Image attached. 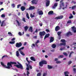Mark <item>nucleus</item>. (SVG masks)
<instances>
[{
	"mask_svg": "<svg viewBox=\"0 0 76 76\" xmlns=\"http://www.w3.org/2000/svg\"><path fill=\"white\" fill-rule=\"evenodd\" d=\"M47 62L46 61L43 60L39 62V66L40 67H42L43 64H47Z\"/></svg>",
	"mask_w": 76,
	"mask_h": 76,
	"instance_id": "obj_1",
	"label": "nucleus"
},
{
	"mask_svg": "<svg viewBox=\"0 0 76 76\" xmlns=\"http://www.w3.org/2000/svg\"><path fill=\"white\" fill-rule=\"evenodd\" d=\"M61 42L63 43H61L59 45V46H62V45H64L65 46L66 45V40L64 39H62L61 40Z\"/></svg>",
	"mask_w": 76,
	"mask_h": 76,
	"instance_id": "obj_2",
	"label": "nucleus"
},
{
	"mask_svg": "<svg viewBox=\"0 0 76 76\" xmlns=\"http://www.w3.org/2000/svg\"><path fill=\"white\" fill-rule=\"evenodd\" d=\"M45 35V32L44 31L40 32H39V35L40 36V38H42V36H44Z\"/></svg>",
	"mask_w": 76,
	"mask_h": 76,
	"instance_id": "obj_3",
	"label": "nucleus"
},
{
	"mask_svg": "<svg viewBox=\"0 0 76 76\" xmlns=\"http://www.w3.org/2000/svg\"><path fill=\"white\" fill-rule=\"evenodd\" d=\"M15 66L18 68L19 69H23V66L21 64H19V65L16 64L15 65Z\"/></svg>",
	"mask_w": 76,
	"mask_h": 76,
	"instance_id": "obj_4",
	"label": "nucleus"
},
{
	"mask_svg": "<svg viewBox=\"0 0 76 76\" xmlns=\"http://www.w3.org/2000/svg\"><path fill=\"white\" fill-rule=\"evenodd\" d=\"M11 64H16V63L15 62L10 61V62H8L7 64V66H10Z\"/></svg>",
	"mask_w": 76,
	"mask_h": 76,
	"instance_id": "obj_5",
	"label": "nucleus"
},
{
	"mask_svg": "<svg viewBox=\"0 0 76 76\" xmlns=\"http://www.w3.org/2000/svg\"><path fill=\"white\" fill-rule=\"evenodd\" d=\"M35 6H30L28 8H27L26 10H34L35 9Z\"/></svg>",
	"mask_w": 76,
	"mask_h": 76,
	"instance_id": "obj_6",
	"label": "nucleus"
},
{
	"mask_svg": "<svg viewBox=\"0 0 76 76\" xmlns=\"http://www.w3.org/2000/svg\"><path fill=\"white\" fill-rule=\"evenodd\" d=\"M16 47H17L18 48H19V47H20L22 45V43L21 42L19 43H17L15 45Z\"/></svg>",
	"mask_w": 76,
	"mask_h": 76,
	"instance_id": "obj_7",
	"label": "nucleus"
},
{
	"mask_svg": "<svg viewBox=\"0 0 76 76\" xmlns=\"http://www.w3.org/2000/svg\"><path fill=\"white\" fill-rule=\"evenodd\" d=\"M1 64L2 66H3V67H4L5 68H6V69H10L11 67L10 66H6V65H4V64L3 63V62H1Z\"/></svg>",
	"mask_w": 76,
	"mask_h": 76,
	"instance_id": "obj_8",
	"label": "nucleus"
},
{
	"mask_svg": "<svg viewBox=\"0 0 76 76\" xmlns=\"http://www.w3.org/2000/svg\"><path fill=\"white\" fill-rule=\"evenodd\" d=\"M62 18H63V16L61 15L55 18V19L56 20H57L58 19H61Z\"/></svg>",
	"mask_w": 76,
	"mask_h": 76,
	"instance_id": "obj_9",
	"label": "nucleus"
},
{
	"mask_svg": "<svg viewBox=\"0 0 76 76\" xmlns=\"http://www.w3.org/2000/svg\"><path fill=\"white\" fill-rule=\"evenodd\" d=\"M38 1V0H33L31 1V2L33 4H37Z\"/></svg>",
	"mask_w": 76,
	"mask_h": 76,
	"instance_id": "obj_10",
	"label": "nucleus"
},
{
	"mask_svg": "<svg viewBox=\"0 0 76 76\" xmlns=\"http://www.w3.org/2000/svg\"><path fill=\"white\" fill-rule=\"evenodd\" d=\"M66 36H67V37H69L71 35H72V32L70 31H69L66 34Z\"/></svg>",
	"mask_w": 76,
	"mask_h": 76,
	"instance_id": "obj_11",
	"label": "nucleus"
},
{
	"mask_svg": "<svg viewBox=\"0 0 76 76\" xmlns=\"http://www.w3.org/2000/svg\"><path fill=\"white\" fill-rule=\"evenodd\" d=\"M72 29V31H73L74 33H76V28L75 27V26H73L71 27Z\"/></svg>",
	"mask_w": 76,
	"mask_h": 76,
	"instance_id": "obj_12",
	"label": "nucleus"
},
{
	"mask_svg": "<svg viewBox=\"0 0 76 76\" xmlns=\"http://www.w3.org/2000/svg\"><path fill=\"white\" fill-rule=\"evenodd\" d=\"M54 37H50V43L52 42H53L54 41Z\"/></svg>",
	"mask_w": 76,
	"mask_h": 76,
	"instance_id": "obj_13",
	"label": "nucleus"
},
{
	"mask_svg": "<svg viewBox=\"0 0 76 76\" xmlns=\"http://www.w3.org/2000/svg\"><path fill=\"white\" fill-rule=\"evenodd\" d=\"M33 28H32V26L30 27V28L28 29V31H29V32H33Z\"/></svg>",
	"mask_w": 76,
	"mask_h": 76,
	"instance_id": "obj_14",
	"label": "nucleus"
},
{
	"mask_svg": "<svg viewBox=\"0 0 76 76\" xmlns=\"http://www.w3.org/2000/svg\"><path fill=\"white\" fill-rule=\"evenodd\" d=\"M38 13L39 15H42L43 14V12L42 10L39 11Z\"/></svg>",
	"mask_w": 76,
	"mask_h": 76,
	"instance_id": "obj_15",
	"label": "nucleus"
},
{
	"mask_svg": "<svg viewBox=\"0 0 76 76\" xmlns=\"http://www.w3.org/2000/svg\"><path fill=\"white\" fill-rule=\"evenodd\" d=\"M46 1L47 2L46 3V6L47 7H48V6L49 5H50V1L47 0H46Z\"/></svg>",
	"mask_w": 76,
	"mask_h": 76,
	"instance_id": "obj_16",
	"label": "nucleus"
},
{
	"mask_svg": "<svg viewBox=\"0 0 76 76\" xmlns=\"http://www.w3.org/2000/svg\"><path fill=\"white\" fill-rule=\"evenodd\" d=\"M60 27L58 26H56L55 28V31H58V30H60Z\"/></svg>",
	"mask_w": 76,
	"mask_h": 76,
	"instance_id": "obj_17",
	"label": "nucleus"
},
{
	"mask_svg": "<svg viewBox=\"0 0 76 76\" xmlns=\"http://www.w3.org/2000/svg\"><path fill=\"white\" fill-rule=\"evenodd\" d=\"M20 9L22 11H24L25 10V7L22 6L21 7Z\"/></svg>",
	"mask_w": 76,
	"mask_h": 76,
	"instance_id": "obj_18",
	"label": "nucleus"
},
{
	"mask_svg": "<svg viewBox=\"0 0 76 76\" xmlns=\"http://www.w3.org/2000/svg\"><path fill=\"white\" fill-rule=\"evenodd\" d=\"M58 5V3H55L54 4V5L53 6V9H56V7H57Z\"/></svg>",
	"mask_w": 76,
	"mask_h": 76,
	"instance_id": "obj_19",
	"label": "nucleus"
},
{
	"mask_svg": "<svg viewBox=\"0 0 76 76\" xmlns=\"http://www.w3.org/2000/svg\"><path fill=\"white\" fill-rule=\"evenodd\" d=\"M49 36H50V34L48 33L46 34L45 36L44 39H45L47 38H48V37H49Z\"/></svg>",
	"mask_w": 76,
	"mask_h": 76,
	"instance_id": "obj_20",
	"label": "nucleus"
},
{
	"mask_svg": "<svg viewBox=\"0 0 76 76\" xmlns=\"http://www.w3.org/2000/svg\"><path fill=\"white\" fill-rule=\"evenodd\" d=\"M30 59L32 61H36V60L34 58V57L32 56L30 57Z\"/></svg>",
	"mask_w": 76,
	"mask_h": 76,
	"instance_id": "obj_21",
	"label": "nucleus"
},
{
	"mask_svg": "<svg viewBox=\"0 0 76 76\" xmlns=\"http://www.w3.org/2000/svg\"><path fill=\"white\" fill-rule=\"evenodd\" d=\"M39 40H38L37 41V42H35V44L37 47L38 46V45L37 44H38L39 43Z\"/></svg>",
	"mask_w": 76,
	"mask_h": 76,
	"instance_id": "obj_22",
	"label": "nucleus"
},
{
	"mask_svg": "<svg viewBox=\"0 0 76 76\" xmlns=\"http://www.w3.org/2000/svg\"><path fill=\"white\" fill-rule=\"evenodd\" d=\"M53 13H54V12H53V11H49L48 12V15H51L52 14H53Z\"/></svg>",
	"mask_w": 76,
	"mask_h": 76,
	"instance_id": "obj_23",
	"label": "nucleus"
},
{
	"mask_svg": "<svg viewBox=\"0 0 76 76\" xmlns=\"http://www.w3.org/2000/svg\"><path fill=\"white\" fill-rule=\"evenodd\" d=\"M16 56L17 57H19V52L18 51L16 52Z\"/></svg>",
	"mask_w": 76,
	"mask_h": 76,
	"instance_id": "obj_24",
	"label": "nucleus"
},
{
	"mask_svg": "<svg viewBox=\"0 0 76 76\" xmlns=\"http://www.w3.org/2000/svg\"><path fill=\"white\" fill-rule=\"evenodd\" d=\"M52 47L53 48H55L56 47V45L55 44H53L52 45Z\"/></svg>",
	"mask_w": 76,
	"mask_h": 76,
	"instance_id": "obj_25",
	"label": "nucleus"
},
{
	"mask_svg": "<svg viewBox=\"0 0 76 76\" xmlns=\"http://www.w3.org/2000/svg\"><path fill=\"white\" fill-rule=\"evenodd\" d=\"M28 26H26L24 27V29L25 31H27V30H28Z\"/></svg>",
	"mask_w": 76,
	"mask_h": 76,
	"instance_id": "obj_26",
	"label": "nucleus"
},
{
	"mask_svg": "<svg viewBox=\"0 0 76 76\" xmlns=\"http://www.w3.org/2000/svg\"><path fill=\"white\" fill-rule=\"evenodd\" d=\"M48 69H51L53 68V66H50V65H48Z\"/></svg>",
	"mask_w": 76,
	"mask_h": 76,
	"instance_id": "obj_27",
	"label": "nucleus"
},
{
	"mask_svg": "<svg viewBox=\"0 0 76 76\" xmlns=\"http://www.w3.org/2000/svg\"><path fill=\"white\" fill-rule=\"evenodd\" d=\"M20 53L21 54V55H22V56H25V53H23V52L22 51H20Z\"/></svg>",
	"mask_w": 76,
	"mask_h": 76,
	"instance_id": "obj_28",
	"label": "nucleus"
},
{
	"mask_svg": "<svg viewBox=\"0 0 76 76\" xmlns=\"http://www.w3.org/2000/svg\"><path fill=\"white\" fill-rule=\"evenodd\" d=\"M61 31H58L57 32V34L58 36H60L61 35Z\"/></svg>",
	"mask_w": 76,
	"mask_h": 76,
	"instance_id": "obj_29",
	"label": "nucleus"
},
{
	"mask_svg": "<svg viewBox=\"0 0 76 76\" xmlns=\"http://www.w3.org/2000/svg\"><path fill=\"white\" fill-rule=\"evenodd\" d=\"M25 18H23L22 19V20H23V22H25L26 23V20H25Z\"/></svg>",
	"mask_w": 76,
	"mask_h": 76,
	"instance_id": "obj_30",
	"label": "nucleus"
},
{
	"mask_svg": "<svg viewBox=\"0 0 76 76\" xmlns=\"http://www.w3.org/2000/svg\"><path fill=\"white\" fill-rule=\"evenodd\" d=\"M23 49H24V47H22L18 49V51H21V50H23Z\"/></svg>",
	"mask_w": 76,
	"mask_h": 76,
	"instance_id": "obj_31",
	"label": "nucleus"
},
{
	"mask_svg": "<svg viewBox=\"0 0 76 76\" xmlns=\"http://www.w3.org/2000/svg\"><path fill=\"white\" fill-rule=\"evenodd\" d=\"M9 42L11 44H13L15 43V41L10 42Z\"/></svg>",
	"mask_w": 76,
	"mask_h": 76,
	"instance_id": "obj_32",
	"label": "nucleus"
},
{
	"mask_svg": "<svg viewBox=\"0 0 76 76\" xmlns=\"http://www.w3.org/2000/svg\"><path fill=\"white\" fill-rule=\"evenodd\" d=\"M63 55H60L58 57V58H62L63 57Z\"/></svg>",
	"mask_w": 76,
	"mask_h": 76,
	"instance_id": "obj_33",
	"label": "nucleus"
},
{
	"mask_svg": "<svg viewBox=\"0 0 76 76\" xmlns=\"http://www.w3.org/2000/svg\"><path fill=\"white\" fill-rule=\"evenodd\" d=\"M72 20H68L67 22V23H71Z\"/></svg>",
	"mask_w": 76,
	"mask_h": 76,
	"instance_id": "obj_34",
	"label": "nucleus"
},
{
	"mask_svg": "<svg viewBox=\"0 0 76 76\" xmlns=\"http://www.w3.org/2000/svg\"><path fill=\"white\" fill-rule=\"evenodd\" d=\"M73 51H72L70 52L69 56V58H70V57H71V56L72 54H73Z\"/></svg>",
	"mask_w": 76,
	"mask_h": 76,
	"instance_id": "obj_35",
	"label": "nucleus"
},
{
	"mask_svg": "<svg viewBox=\"0 0 76 76\" xmlns=\"http://www.w3.org/2000/svg\"><path fill=\"white\" fill-rule=\"evenodd\" d=\"M26 16L28 19H29V14L28 13H27L26 14Z\"/></svg>",
	"mask_w": 76,
	"mask_h": 76,
	"instance_id": "obj_36",
	"label": "nucleus"
},
{
	"mask_svg": "<svg viewBox=\"0 0 76 76\" xmlns=\"http://www.w3.org/2000/svg\"><path fill=\"white\" fill-rule=\"evenodd\" d=\"M61 63V62L59 61H56V63H57V64H60V63Z\"/></svg>",
	"mask_w": 76,
	"mask_h": 76,
	"instance_id": "obj_37",
	"label": "nucleus"
},
{
	"mask_svg": "<svg viewBox=\"0 0 76 76\" xmlns=\"http://www.w3.org/2000/svg\"><path fill=\"white\" fill-rule=\"evenodd\" d=\"M8 34L10 35V36H11V37L13 36V34H12L10 32H8Z\"/></svg>",
	"mask_w": 76,
	"mask_h": 76,
	"instance_id": "obj_38",
	"label": "nucleus"
},
{
	"mask_svg": "<svg viewBox=\"0 0 76 76\" xmlns=\"http://www.w3.org/2000/svg\"><path fill=\"white\" fill-rule=\"evenodd\" d=\"M26 60L27 61L28 63V64H30V61H28V58L27 57L26 58Z\"/></svg>",
	"mask_w": 76,
	"mask_h": 76,
	"instance_id": "obj_39",
	"label": "nucleus"
},
{
	"mask_svg": "<svg viewBox=\"0 0 76 76\" xmlns=\"http://www.w3.org/2000/svg\"><path fill=\"white\" fill-rule=\"evenodd\" d=\"M75 8H76V5H75L72 7V9H75Z\"/></svg>",
	"mask_w": 76,
	"mask_h": 76,
	"instance_id": "obj_40",
	"label": "nucleus"
},
{
	"mask_svg": "<svg viewBox=\"0 0 76 76\" xmlns=\"http://www.w3.org/2000/svg\"><path fill=\"white\" fill-rule=\"evenodd\" d=\"M47 75V73H44L43 74V76H46Z\"/></svg>",
	"mask_w": 76,
	"mask_h": 76,
	"instance_id": "obj_41",
	"label": "nucleus"
},
{
	"mask_svg": "<svg viewBox=\"0 0 76 76\" xmlns=\"http://www.w3.org/2000/svg\"><path fill=\"white\" fill-rule=\"evenodd\" d=\"M69 73L68 71L65 72H64V74H69Z\"/></svg>",
	"mask_w": 76,
	"mask_h": 76,
	"instance_id": "obj_42",
	"label": "nucleus"
},
{
	"mask_svg": "<svg viewBox=\"0 0 76 76\" xmlns=\"http://www.w3.org/2000/svg\"><path fill=\"white\" fill-rule=\"evenodd\" d=\"M63 54L64 56H67L68 55L67 53L65 52H64Z\"/></svg>",
	"mask_w": 76,
	"mask_h": 76,
	"instance_id": "obj_43",
	"label": "nucleus"
},
{
	"mask_svg": "<svg viewBox=\"0 0 76 76\" xmlns=\"http://www.w3.org/2000/svg\"><path fill=\"white\" fill-rule=\"evenodd\" d=\"M67 4H66L65 7L63 8L62 9H63V10H64V9H65L67 8Z\"/></svg>",
	"mask_w": 76,
	"mask_h": 76,
	"instance_id": "obj_44",
	"label": "nucleus"
},
{
	"mask_svg": "<svg viewBox=\"0 0 76 76\" xmlns=\"http://www.w3.org/2000/svg\"><path fill=\"white\" fill-rule=\"evenodd\" d=\"M4 22H5V20H3L1 23V26H3V23H4Z\"/></svg>",
	"mask_w": 76,
	"mask_h": 76,
	"instance_id": "obj_45",
	"label": "nucleus"
},
{
	"mask_svg": "<svg viewBox=\"0 0 76 76\" xmlns=\"http://www.w3.org/2000/svg\"><path fill=\"white\" fill-rule=\"evenodd\" d=\"M41 76V73H38L37 74V76Z\"/></svg>",
	"mask_w": 76,
	"mask_h": 76,
	"instance_id": "obj_46",
	"label": "nucleus"
},
{
	"mask_svg": "<svg viewBox=\"0 0 76 76\" xmlns=\"http://www.w3.org/2000/svg\"><path fill=\"white\" fill-rule=\"evenodd\" d=\"M30 17L31 18H34V17H35V16L32 15V14H30Z\"/></svg>",
	"mask_w": 76,
	"mask_h": 76,
	"instance_id": "obj_47",
	"label": "nucleus"
},
{
	"mask_svg": "<svg viewBox=\"0 0 76 76\" xmlns=\"http://www.w3.org/2000/svg\"><path fill=\"white\" fill-rule=\"evenodd\" d=\"M20 6H21V4H18V5L17 7V9H19V7H20Z\"/></svg>",
	"mask_w": 76,
	"mask_h": 76,
	"instance_id": "obj_48",
	"label": "nucleus"
},
{
	"mask_svg": "<svg viewBox=\"0 0 76 76\" xmlns=\"http://www.w3.org/2000/svg\"><path fill=\"white\" fill-rule=\"evenodd\" d=\"M1 16L2 18H4L5 17V15L3 14L1 15Z\"/></svg>",
	"mask_w": 76,
	"mask_h": 76,
	"instance_id": "obj_49",
	"label": "nucleus"
},
{
	"mask_svg": "<svg viewBox=\"0 0 76 76\" xmlns=\"http://www.w3.org/2000/svg\"><path fill=\"white\" fill-rule=\"evenodd\" d=\"M8 57V56L7 55H4L2 56V59H3V58H4V57Z\"/></svg>",
	"mask_w": 76,
	"mask_h": 76,
	"instance_id": "obj_50",
	"label": "nucleus"
},
{
	"mask_svg": "<svg viewBox=\"0 0 76 76\" xmlns=\"http://www.w3.org/2000/svg\"><path fill=\"white\" fill-rule=\"evenodd\" d=\"M11 6L12 7H15V4H12Z\"/></svg>",
	"mask_w": 76,
	"mask_h": 76,
	"instance_id": "obj_51",
	"label": "nucleus"
},
{
	"mask_svg": "<svg viewBox=\"0 0 76 76\" xmlns=\"http://www.w3.org/2000/svg\"><path fill=\"white\" fill-rule=\"evenodd\" d=\"M29 74H30V73H29V71H27V73L26 74L27 76H29Z\"/></svg>",
	"mask_w": 76,
	"mask_h": 76,
	"instance_id": "obj_52",
	"label": "nucleus"
},
{
	"mask_svg": "<svg viewBox=\"0 0 76 76\" xmlns=\"http://www.w3.org/2000/svg\"><path fill=\"white\" fill-rule=\"evenodd\" d=\"M72 63V61H69L68 62V64H69V65H70V64H71Z\"/></svg>",
	"mask_w": 76,
	"mask_h": 76,
	"instance_id": "obj_53",
	"label": "nucleus"
},
{
	"mask_svg": "<svg viewBox=\"0 0 76 76\" xmlns=\"http://www.w3.org/2000/svg\"><path fill=\"white\" fill-rule=\"evenodd\" d=\"M16 22H17V23H18V26H19L20 25V24L19 23V21H18V20H16Z\"/></svg>",
	"mask_w": 76,
	"mask_h": 76,
	"instance_id": "obj_54",
	"label": "nucleus"
},
{
	"mask_svg": "<svg viewBox=\"0 0 76 76\" xmlns=\"http://www.w3.org/2000/svg\"><path fill=\"white\" fill-rule=\"evenodd\" d=\"M33 38L35 39H37V36H34L33 37Z\"/></svg>",
	"mask_w": 76,
	"mask_h": 76,
	"instance_id": "obj_55",
	"label": "nucleus"
},
{
	"mask_svg": "<svg viewBox=\"0 0 76 76\" xmlns=\"http://www.w3.org/2000/svg\"><path fill=\"white\" fill-rule=\"evenodd\" d=\"M73 18V16H70L69 17V19H72Z\"/></svg>",
	"mask_w": 76,
	"mask_h": 76,
	"instance_id": "obj_56",
	"label": "nucleus"
},
{
	"mask_svg": "<svg viewBox=\"0 0 76 76\" xmlns=\"http://www.w3.org/2000/svg\"><path fill=\"white\" fill-rule=\"evenodd\" d=\"M47 32H50V30L48 29H47L45 30Z\"/></svg>",
	"mask_w": 76,
	"mask_h": 76,
	"instance_id": "obj_57",
	"label": "nucleus"
},
{
	"mask_svg": "<svg viewBox=\"0 0 76 76\" xmlns=\"http://www.w3.org/2000/svg\"><path fill=\"white\" fill-rule=\"evenodd\" d=\"M15 38H13L12 39L11 41H15Z\"/></svg>",
	"mask_w": 76,
	"mask_h": 76,
	"instance_id": "obj_58",
	"label": "nucleus"
},
{
	"mask_svg": "<svg viewBox=\"0 0 76 76\" xmlns=\"http://www.w3.org/2000/svg\"><path fill=\"white\" fill-rule=\"evenodd\" d=\"M29 66L30 69H32V66L29 65Z\"/></svg>",
	"mask_w": 76,
	"mask_h": 76,
	"instance_id": "obj_59",
	"label": "nucleus"
},
{
	"mask_svg": "<svg viewBox=\"0 0 76 76\" xmlns=\"http://www.w3.org/2000/svg\"><path fill=\"white\" fill-rule=\"evenodd\" d=\"M72 13H73V15H76V13H75V11H73L72 12Z\"/></svg>",
	"mask_w": 76,
	"mask_h": 76,
	"instance_id": "obj_60",
	"label": "nucleus"
},
{
	"mask_svg": "<svg viewBox=\"0 0 76 76\" xmlns=\"http://www.w3.org/2000/svg\"><path fill=\"white\" fill-rule=\"evenodd\" d=\"M61 4H62V6H63L64 7V2L62 3Z\"/></svg>",
	"mask_w": 76,
	"mask_h": 76,
	"instance_id": "obj_61",
	"label": "nucleus"
},
{
	"mask_svg": "<svg viewBox=\"0 0 76 76\" xmlns=\"http://www.w3.org/2000/svg\"><path fill=\"white\" fill-rule=\"evenodd\" d=\"M35 33H37V32H38V30L37 29H36V30L35 31Z\"/></svg>",
	"mask_w": 76,
	"mask_h": 76,
	"instance_id": "obj_62",
	"label": "nucleus"
},
{
	"mask_svg": "<svg viewBox=\"0 0 76 76\" xmlns=\"http://www.w3.org/2000/svg\"><path fill=\"white\" fill-rule=\"evenodd\" d=\"M18 34L19 35H22V33H21V32H19V33H18Z\"/></svg>",
	"mask_w": 76,
	"mask_h": 76,
	"instance_id": "obj_63",
	"label": "nucleus"
},
{
	"mask_svg": "<svg viewBox=\"0 0 76 76\" xmlns=\"http://www.w3.org/2000/svg\"><path fill=\"white\" fill-rule=\"evenodd\" d=\"M73 71H74V72H76V68H74L73 69Z\"/></svg>",
	"mask_w": 76,
	"mask_h": 76,
	"instance_id": "obj_64",
	"label": "nucleus"
}]
</instances>
